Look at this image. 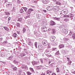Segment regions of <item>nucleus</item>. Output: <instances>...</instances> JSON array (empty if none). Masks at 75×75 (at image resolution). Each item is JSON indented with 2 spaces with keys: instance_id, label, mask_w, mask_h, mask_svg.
Segmentation results:
<instances>
[{
  "instance_id": "bf43d9fd",
  "label": "nucleus",
  "mask_w": 75,
  "mask_h": 75,
  "mask_svg": "<svg viewBox=\"0 0 75 75\" xmlns=\"http://www.w3.org/2000/svg\"><path fill=\"white\" fill-rule=\"evenodd\" d=\"M68 18H66V19H65L64 20V21H68Z\"/></svg>"
},
{
  "instance_id": "72a5a7b5",
  "label": "nucleus",
  "mask_w": 75,
  "mask_h": 75,
  "mask_svg": "<svg viewBox=\"0 0 75 75\" xmlns=\"http://www.w3.org/2000/svg\"><path fill=\"white\" fill-rule=\"evenodd\" d=\"M30 70L33 73H34V70L33 69V68H30Z\"/></svg>"
},
{
  "instance_id": "69168bd1",
  "label": "nucleus",
  "mask_w": 75,
  "mask_h": 75,
  "mask_svg": "<svg viewBox=\"0 0 75 75\" xmlns=\"http://www.w3.org/2000/svg\"><path fill=\"white\" fill-rule=\"evenodd\" d=\"M3 40V38H2V37H0V41H1Z\"/></svg>"
},
{
  "instance_id": "0e129e2a",
  "label": "nucleus",
  "mask_w": 75,
  "mask_h": 75,
  "mask_svg": "<svg viewBox=\"0 0 75 75\" xmlns=\"http://www.w3.org/2000/svg\"><path fill=\"white\" fill-rule=\"evenodd\" d=\"M71 73L72 74H75V71H72Z\"/></svg>"
},
{
  "instance_id": "7ed1b4c3",
  "label": "nucleus",
  "mask_w": 75,
  "mask_h": 75,
  "mask_svg": "<svg viewBox=\"0 0 75 75\" xmlns=\"http://www.w3.org/2000/svg\"><path fill=\"white\" fill-rule=\"evenodd\" d=\"M62 15H64V14H67L68 13V11L67 10H63L62 11Z\"/></svg>"
},
{
  "instance_id": "13d9d810",
  "label": "nucleus",
  "mask_w": 75,
  "mask_h": 75,
  "mask_svg": "<svg viewBox=\"0 0 75 75\" xmlns=\"http://www.w3.org/2000/svg\"><path fill=\"white\" fill-rule=\"evenodd\" d=\"M41 63H43V60L42 59H40Z\"/></svg>"
},
{
  "instance_id": "864d4df0",
  "label": "nucleus",
  "mask_w": 75,
  "mask_h": 75,
  "mask_svg": "<svg viewBox=\"0 0 75 75\" xmlns=\"http://www.w3.org/2000/svg\"><path fill=\"white\" fill-rule=\"evenodd\" d=\"M56 55H59V50L56 52Z\"/></svg>"
},
{
  "instance_id": "f3484780",
  "label": "nucleus",
  "mask_w": 75,
  "mask_h": 75,
  "mask_svg": "<svg viewBox=\"0 0 75 75\" xmlns=\"http://www.w3.org/2000/svg\"><path fill=\"white\" fill-rule=\"evenodd\" d=\"M64 45L63 44H61L59 45V49H61V48H64Z\"/></svg>"
},
{
  "instance_id": "dca6fc26",
  "label": "nucleus",
  "mask_w": 75,
  "mask_h": 75,
  "mask_svg": "<svg viewBox=\"0 0 75 75\" xmlns=\"http://www.w3.org/2000/svg\"><path fill=\"white\" fill-rule=\"evenodd\" d=\"M28 45L31 46V47H33V43L31 42H29L28 43Z\"/></svg>"
},
{
  "instance_id": "603ef678",
  "label": "nucleus",
  "mask_w": 75,
  "mask_h": 75,
  "mask_svg": "<svg viewBox=\"0 0 75 75\" xmlns=\"http://www.w3.org/2000/svg\"><path fill=\"white\" fill-rule=\"evenodd\" d=\"M18 3L19 4H20L21 3V1H20V0H17Z\"/></svg>"
},
{
  "instance_id": "f03ea898",
  "label": "nucleus",
  "mask_w": 75,
  "mask_h": 75,
  "mask_svg": "<svg viewBox=\"0 0 75 75\" xmlns=\"http://www.w3.org/2000/svg\"><path fill=\"white\" fill-rule=\"evenodd\" d=\"M38 47L39 50H40L41 52H42L44 47L43 46L41 45H38Z\"/></svg>"
},
{
  "instance_id": "6e6d98bb",
  "label": "nucleus",
  "mask_w": 75,
  "mask_h": 75,
  "mask_svg": "<svg viewBox=\"0 0 75 75\" xmlns=\"http://www.w3.org/2000/svg\"><path fill=\"white\" fill-rule=\"evenodd\" d=\"M46 56H47V57H50V53H49V54H46Z\"/></svg>"
},
{
  "instance_id": "2f4dec72",
  "label": "nucleus",
  "mask_w": 75,
  "mask_h": 75,
  "mask_svg": "<svg viewBox=\"0 0 75 75\" xmlns=\"http://www.w3.org/2000/svg\"><path fill=\"white\" fill-rule=\"evenodd\" d=\"M58 25V27L59 28H62V27H63V26L61 24H59Z\"/></svg>"
},
{
  "instance_id": "6ab92c4d",
  "label": "nucleus",
  "mask_w": 75,
  "mask_h": 75,
  "mask_svg": "<svg viewBox=\"0 0 75 75\" xmlns=\"http://www.w3.org/2000/svg\"><path fill=\"white\" fill-rule=\"evenodd\" d=\"M13 61L14 64H16V65H17V64H18V62L16 61V60H13Z\"/></svg>"
},
{
  "instance_id": "4468645a",
  "label": "nucleus",
  "mask_w": 75,
  "mask_h": 75,
  "mask_svg": "<svg viewBox=\"0 0 75 75\" xmlns=\"http://www.w3.org/2000/svg\"><path fill=\"white\" fill-rule=\"evenodd\" d=\"M53 19L54 20H57V21H60V18H57V17H55L53 18Z\"/></svg>"
},
{
  "instance_id": "423d86ee",
  "label": "nucleus",
  "mask_w": 75,
  "mask_h": 75,
  "mask_svg": "<svg viewBox=\"0 0 75 75\" xmlns=\"http://www.w3.org/2000/svg\"><path fill=\"white\" fill-rule=\"evenodd\" d=\"M7 60H10L12 61H14V57L13 56H11L7 58Z\"/></svg>"
},
{
  "instance_id": "49530a36",
  "label": "nucleus",
  "mask_w": 75,
  "mask_h": 75,
  "mask_svg": "<svg viewBox=\"0 0 75 75\" xmlns=\"http://www.w3.org/2000/svg\"><path fill=\"white\" fill-rule=\"evenodd\" d=\"M71 63H72V61L71 60H69V63H68V64L69 65H71Z\"/></svg>"
},
{
  "instance_id": "e2e57ef3",
  "label": "nucleus",
  "mask_w": 75,
  "mask_h": 75,
  "mask_svg": "<svg viewBox=\"0 0 75 75\" xmlns=\"http://www.w3.org/2000/svg\"><path fill=\"white\" fill-rule=\"evenodd\" d=\"M17 34H20V32L17 31Z\"/></svg>"
},
{
  "instance_id": "0eeeda50",
  "label": "nucleus",
  "mask_w": 75,
  "mask_h": 75,
  "mask_svg": "<svg viewBox=\"0 0 75 75\" xmlns=\"http://www.w3.org/2000/svg\"><path fill=\"white\" fill-rule=\"evenodd\" d=\"M42 30L44 32H46L47 31V28L45 26L42 27Z\"/></svg>"
},
{
  "instance_id": "58836bf2",
  "label": "nucleus",
  "mask_w": 75,
  "mask_h": 75,
  "mask_svg": "<svg viewBox=\"0 0 75 75\" xmlns=\"http://www.w3.org/2000/svg\"><path fill=\"white\" fill-rule=\"evenodd\" d=\"M37 23H35L33 25L34 27H38V26H37Z\"/></svg>"
},
{
  "instance_id": "473e14b6",
  "label": "nucleus",
  "mask_w": 75,
  "mask_h": 75,
  "mask_svg": "<svg viewBox=\"0 0 75 75\" xmlns=\"http://www.w3.org/2000/svg\"><path fill=\"white\" fill-rule=\"evenodd\" d=\"M20 12L21 13H24V10H23V8H21V9Z\"/></svg>"
},
{
  "instance_id": "412c9836",
  "label": "nucleus",
  "mask_w": 75,
  "mask_h": 75,
  "mask_svg": "<svg viewBox=\"0 0 75 75\" xmlns=\"http://www.w3.org/2000/svg\"><path fill=\"white\" fill-rule=\"evenodd\" d=\"M1 57H5V54L4 53L1 54L0 55Z\"/></svg>"
},
{
  "instance_id": "f704fd0d",
  "label": "nucleus",
  "mask_w": 75,
  "mask_h": 75,
  "mask_svg": "<svg viewBox=\"0 0 75 75\" xmlns=\"http://www.w3.org/2000/svg\"><path fill=\"white\" fill-rule=\"evenodd\" d=\"M69 15H65L64 16V17L66 18H69Z\"/></svg>"
},
{
  "instance_id": "b1692460",
  "label": "nucleus",
  "mask_w": 75,
  "mask_h": 75,
  "mask_svg": "<svg viewBox=\"0 0 75 75\" xmlns=\"http://www.w3.org/2000/svg\"><path fill=\"white\" fill-rule=\"evenodd\" d=\"M17 36V34H16V33H14L13 34V37H14V38H16Z\"/></svg>"
},
{
  "instance_id": "bb28decb",
  "label": "nucleus",
  "mask_w": 75,
  "mask_h": 75,
  "mask_svg": "<svg viewBox=\"0 0 75 75\" xmlns=\"http://www.w3.org/2000/svg\"><path fill=\"white\" fill-rule=\"evenodd\" d=\"M4 28L5 30H6V31H8L9 30H8V28L4 26Z\"/></svg>"
},
{
  "instance_id": "9d476101",
  "label": "nucleus",
  "mask_w": 75,
  "mask_h": 75,
  "mask_svg": "<svg viewBox=\"0 0 75 75\" xmlns=\"http://www.w3.org/2000/svg\"><path fill=\"white\" fill-rule=\"evenodd\" d=\"M55 37L52 36L50 38V39L51 41H54V40H55Z\"/></svg>"
},
{
  "instance_id": "338daca9",
  "label": "nucleus",
  "mask_w": 75,
  "mask_h": 75,
  "mask_svg": "<svg viewBox=\"0 0 75 75\" xmlns=\"http://www.w3.org/2000/svg\"><path fill=\"white\" fill-rule=\"evenodd\" d=\"M52 75H57V74L54 73H53Z\"/></svg>"
},
{
  "instance_id": "2eb2a0df",
  "label": "nucleus",
  "mask_w": 75,
  "mask_h": 75,
  "mask_svg": "<svg viewBox=\"0 0 75 75\" xmlns=\"http://www.w3.org/2000/svg\"><path fill=\"white\" fill-rule=\"evenodd\" d=\"M42 2L44 4H47L48 3V0H42Z\"/></svg>"
},
{
  "instance_id": "09e8293b",
  "label": "nucleus",
  "mask_w": 75,
  "mask_h": 75,
  "mask_svg": "<svg viewBox=\"0 0 75 75\" xmlns=\"http://www.w3.org/2000/svg\"><path fill=\"white\" fill-rule=\"evenodd\" d=\"M16 7H13V11H16Z\"/></svg>"
},
{
  "instance_id": "39448f33",
  "label": "nucleus",
  "mask_w": 75,
  "mask_h": 75,
  "mask_svg": "<svg viewBox=\"0 0 75 75\" xmlns=\"http://www.w3.org/2000/svg\"><path fill=\"white\" fill-rule=\"evenodd\" d=\"M42 44L44 46H47L48 45V42L47 40H44L42 42Z\"/></svg>"
},
{
  "instance_id": "c85d7f7f",
  "label": "nucleus",
  "mask_w": 75,
  "mask_h": 75,
  "mask_svg": "<svg viewBox=\"0 0 75 75\" xmlns=\"http://www.w3.org/2000/svg\"><path fill=\"white\" fill-rule=\"evenodd\" d=\"M21 21H22V18H18L17 21H20V22H21Z\"/></svg>"
},
{
  "instance_id": "7c9ffc66",
  "label": "nucleus",
  "mask_w": 75,
  "mask_h": 75,
  "mask_svg": "<svg viewBox=\"0 0 75 75\" xmlns=\"http://www.w3.org/2000/svg\"><path fill=\"white\" fill-rule=\"evenodd\" d=\"M8 43V42L7 41H4L3 42V43L4 44V45H5V46H6L7 45V44Z\"/></svg>"
},
{
  "instance_id": "9b49d317",
  "label": "nucleus",
  "mask_w": 75,
  "mask_h": 75,
  "mask_svg": "<svg viewBox=\"0 0 75 75\" xmlns=\"http://www.w3.org/2000/svg\"><path fill=\"white\" fill-rule=\"evenodd\" d=\"M6 6H7V7H8V6H12V3L10 2H8L6 3Z\"/></svg>"
},
{
  "instance_id": "8fccbe9b",
  "label": "nucleus",
  "mask_w": 75,
  "mask_h": 75,
  "mask_svg": "<svg viewBox=\"0 0 75 75\" xmlns=\"http://www.w3.org/2000/svg\"><path fill=\"white\" fill-rule=\"evenodd\" d=\"M48 48H51V46H50V44L49 43L48 44V46L47 47Z\"/></svg>"
},
{
  "instance_id": "20e7f679",
  "label": "nucleus",
  "mask_w": 75,
  "mask_h": 75,
  "mask_svg": "<svg viewBox=\"0 0 75 75\" xmlns=\"http://www.w3.org/2000/svg\"><path fill=\"white\" fill-rule=\"evenodd\" d=\"M53 11L54 12L56 13L57 11H59V7L57 6L56 8H53Z\"/></svg>"
},
{
  "instance_id": "a211bd4d",
  "label": "nucleus",
  "mask_w": 75,
  "mask_h": 75,
  "mask_svg": "<svg viewBox=\"0 0 75 75\" xmlns=\"http://www.w3.org/2000/svg\"><path fill=\"white\" fill-rule=\"evenodd\" d=\"M56 4L57 5H61V3L59 1H56Z\"/></svg>"
},
{
  "instance_id": "4c0bfd02",
  "label": "nucleus",
  "mask_w": 75,
  "mask_h": 75,
  "mask_svg": "<svg viewBox=\"0 0 75 75\" xmlns=\"http://www.w3.org/2000/svg\"><path fill=\"white\" fill-rule=\"evenodd\" d=\"M26 73H27L28 75H30L32 74L31 73H30V72L29 71H27Z\"/></svg>"
},
{
  "instance_id": "cd10ccee",
  "label": "nucleus",
  "mask_w": 75,
  "mask_h": 75,
  "mask_svg": "<svg viewBox=\"0 0 75 75\" xmlns=\"http://www.w3.org/2000/svg\"><path fill=\"white\" fill-rule=\"evenodd\" d=\"M75 33H74L73 34V36H72V38L74 40H75Z\"/></svg>"
},
{
  "instance_id": "c756f323",
  "label": "nucleus",
  "mask_w": 75,
  "mask_h": 75,
  "mask_svg": "<svg viewBox=\"0 0 75 75\" xmlns=\"http://www.w3.org/2000/svg\"><path fill=\"white\" fill-rule=\"evenodd\" d=\"M6 15H7V16H10V13L8 12H5Z\"/></svg>"
},
{
  "instance_id": "5701e85b",
  "label": "nucleus",
  "mask_w": 75,
  "mask_h": 75,
  "mask_svg": "<svg viewBox=\"0 0 75 75\" xmlns=\"http://www.w3.org/2000/svg\"><path fill=\"white\" fill-rule=\"evenodd\" d=\"M11 44L9 43H7L6 44V47H10Z\"/></svg>"
},
{
  "instance_id": "5fc2aeb1",
  "label": "nucleus",
  "mask_w": 75,
  "mask_h": 75,
  "mask_svg": "<svg viewBox=\"0 0 75 75\" xmlns=\"http://www.w3.org/2000/svg\"><path fill=\"white\" fill-rule=\"evenodd\" d=\"M72 32H71V31H70V33H69V35H72Z\"/></svg>"
},
{
  "instance_id": "ea45409f",
  "label": "nucleus",
  "mask_w": 75,
  "mask_h": 75,
  "mask_svg": "<svg viewBox=\"0 0 75 75\" xmlns=\"http://www.w3.org/2000/svg\"><path fill=\"white\" fill-rule=\"evenodd\" d=\"M23 68L25 69H27V66L25 65H24L23 67H22Z\"/></svg>"
},
{
  "instance_id": "393cba45",
  "label": "nucleus",
  "mask_w": 75,
  "mask_h": 75,
  "mask_svg": "<svg viewBox=\"0 0 75 75\" xmlns=\"http://www.w3.org/2000/svg\"><path fill=\"white\" fill-rule=\"evenodd\" d=\"M32 63L33 65H36V64H37V62L35 61H33L32 62Z\"/></svg>"
},
{
  "instance_id": "de8ad7c7",
  "label": "nucleus",
  "mask_w": 75,
  "mask_h": 75,
  "mask_svg": "<svg viewBox=\"0 0 75 75\" xmlns=\"http://www.w3.org/2000/svg\"><path fill=\"white\" fill-rule=\"evenodd\" d=\"M35 45L36 47V48H37V42H36L35 43Z\"/></svg>"
},
{
  "instance_id": "c9c22d12",
  "label": "nucleus",
  "mask_w": 75,
  "mask_h": 75,
  "mask_svg": "<svg viewBox=\"0 0 75 75\" xmlns=\"http://www.w3.org/2000/svg\"><path fill=\"white\" fill-rule=\"evenodd\" d=\"M45 53L46 54H50V52L48 50H46L45 51Z\"/></svg>"
},
{
  "instance_id": "aec40b11",
  "label": "nucleus",
  "mask_w": 75,
  "mask_h": 75,
  "mask_svg": "<svg viewBox=\"0 0 75 75\" xmlns=\"http://www.w3.org/2000/svg\"><path fill=\"white\" fill-rule=\"evenodd\" d=\"M46 73L47 74H49L52 73V71H51L47 70L46 72Z\"/></svg>"
},
{
  "instance_id": "79ce46f5",
  "label": "nucleus",
  "mask_w": 75,
  "mask_h": 75,
  "mask_svg": "<svg viewBox=\"0 0 75 75\" xmlns=\"http://www.w3.org/2000/svg\"><path fill=\"white\" fill-rule=\"evenodd\" d=\"M16 25H17V27H20V23H17L16 24Z\"/></svg>"
},
{
  "instance_id": "1a4fd4ad",
  "label": "nucleus",
  "mask_w": 75,
  "mask_h": 75,
  "mask_svg": "<svg viewBox=\"0 0 75 75\" xmlns=\"http://www.w3.org/2000/svg\"><path fill=\"white\" fill-rule=\"evenodd\" d=\"M63 32V33H64L65 34H67L68 33V30L67 29H64L63 30H62Z\"/></svg>"
},
{
  "instance_id": "4be33fe9",
  "label": "nucleus",
  "mask_w": 75,
  "mask_h": 75,
  "mask_svg": "<svg viewBox=\"0 0 75 75\" xmlns=\"http://www.w3.org/2000/svg\"><path fill=\"white\" fill-rule=\"evenodd\" d=\"M20 55L21 57H24V56H25V55H26V54H25L24 53H22L20 54Z\"/></svg>"
},
{
  "instance_id": "a18cd8bd",
  "label": "nucleus",
  "mask_w": 75,
  "mask_h": 75,
  "mask_svg": "<svg viewBox=\"0 0 75 75\" xmlns=\"http://www.w3.org/2000/svg\"><path fill=\"white\" fill-rule=\"evenodd\" d=\"M73 17H74V15L73 14L70 15H69V18H72Z\"/></svg>"
},
{
  "instance_id": "774afa93",
  "label": "nucleus",
  "mask_w": 75,
  "mask_h": 75,
  "mask_svg": "<svg viewBox=\"0 0 75 75\" xmlns=\"http://www.w3.org/2000/svg\"><path fill=\"white\" fill-rule=\"evenodd\" d=\"M51 28H49L48 30V31H51Z\"/></svg>"
},
{
  "instance_id": "052dcab7",
  "label": "nucleus",
  "mask_w": 75,
  "mask_h": 75,
  "mask_svg": "<svg viewBox=\"0 0 75 75\" xmlns=\"http://www.w3.org/2000/svg\"><path fill=\"white\" fill-rule=\"evenodd\" d=\"M9 39H10V38H9V37H7L6 38V40H9Z\"/></svg>"
},
{
  "instance_id": "3c124183",
  "label": "nucleus",
  "mask_w": 75,
  "mask_h": 75,
  "mask_svg": "<svg viewBox=\"0 0 75 75\" xmlns=\"http://www.w3.org/2000/svg\"><path fill=\"white\" fill-rule=\"evenodd\" d=\"M11 17H9L8 19V21H10V20H11Z\"/></svg>"
},
{
  "instance_id": "e433bc0d",
  "label": "nucleus",
  "mask_w": 75,
  "mask_h": 75,
  "mask_svg": "<svg viewBox=\"0 0 75 75\" xmlns=\"http://www.w3.org/2000/svg\"><path fill=\"white\" fill-rule=\"evenodd\" d=\"M52 31L53 32V34H55V29H52Z\"/></svg>"
},
{
  "instance_id": "37998d69",
  "label": "nucleus",
  "mask_w": 75,
  "mask_h": 75,
  "mask_svg": "<svg viewBox=\"0 0 75 75\" xmlns=\"http://www.w3.org/2000/svg\"><path fill=\"white\" fill-rule=\"evenodd\" d=\"M54 45L55 46H56V45H58V42H54Z\"/></svg>"
},
{
  "instance_id": "f8f14e48",
  "label": "nucleus",
  "mask_w": 75,
  "mask_h": 75,
  "mask_svg": "<svg viewBox=\"0 0 75 75\" xmlns=\"http://www.w3.org/2000/svg\"><path fill=\"white\" fill-rule=\"evenodd\" d=\"M52 7L53 8H56L57 7H58V6L56 5V4H53L52 5Z\"/></svg>"
},
{
  "instance_id": "a878e982",
  "label": "nucleus",
  "mask_w": 75,
  "mask_h": 75,
  "mask_svg": "<svg viewBox=\"0 0 75 75\" xmlns=\"http://www.w3.org/2000/svg\"><path fill=\"white\" fill-rule=\"evenodd\" d=\"M56 71H57V73H59V72H60L59 71V69L58 67H57L56 68Z\"/></svg>"
},
{
  "instance_id": "c03bdc74",
  "label": "nucleus",
  "mask_w": 75,
  "mask_h": 75,
  "mask_svg": "<svg viewBox=\"0 0 75 75\" xmlns=\"http://www.w3.org/2000/svg\"><path fill=\"white\" fill-rule=\"evenodd\" d=\"M17 68L16 67H15L14 68H13V71H17Z\"/></svg>"
},
{
  "instance_id": "f257e3e1",
  "label": "nucleus",
  "mask_w": 75,
  "mask_h": 75,
  "mask_svg": "<svg viewBox=\"0 0 75 75\" xmlns=\"http://www.w3.org/2000/svg\"><path fill=\"white\" fill-rule=\"evenodd\" d=\"M22 8L24 10L25 12H26L27 14H30L31 11H34V10L32 8L28 9V8L26 7H23Z\"/></svg>"
},
{
  "instance_id": "6e6552de",
  "label": "nucleus",
  "mask_w": 75,
  "mask_h": 75,
  "mask_svg": "<svg viewBox=\"0 0 75 75\" xmlns=\"http://www.w3.org/2000/svg\"><path fill=\"white\" fill-rule=\"evenodd\" d=\"M47 9L48 11H51V10H53V8L52 6H51L47 7Z\"/></svg>"
},
{
  "instance_id": "4d7b16f0",
  "label": "nucleus",
  "mask_w": 75,
  "mask_h": 75,
  "mask_svg": "<svg viewBox=\"0 0 75 75\" xmlns=\"http://www.w3.org/2000/svg\"><path fill=\"white\" fill-rule=\"evenodd\" d=\"M30 17L29 15H28L27 16H26V17H25V19H27V18H28V17Z\"/></svg>"
},
{
  "instance_id": "ddd939ff",
  "label": "nucleus",
  "mask_w": 75,
  "mask_h": 75,
  "mask_svg": "<svg viewBox=\"0 0 75 75\" xmlns=\"http://www.w3.org/2000/svg\"><path fill=\"white\" fill-rule=\"evenodd\" d=\"M55 22L53 21H51L50 25H55Z\"/></svg>"
},
{
  "instance_id": "a19ab883",
  "label": "nucleus",
  "mask_w": 75,
  "mask_h": 75,
  "mask_svg": "<svg viewBox=\"0 0 75 75\" xmlns=\"http://www.w3.org/2000/svg\"><path fill=\"white\" fill-rule=\"evenodd\" d=\"M23 33H25V31H26V29H25V28H23Z\"/></svg>"
},
{
  "instance_id": "680f3d73",
  "label": "nucleus",
  "mask_w": 75,
  "mask_h": 75,
  "mask_svg": "<svg viewBox=\"0 0 75 75\" xmlns=\"http://www.w3.org/2000/svg\"><path fill=\"white\" fill-rule=\"evenodd\" d=\"M27 34H30V31H27Z\"/></svg>"
}]
</instances>
